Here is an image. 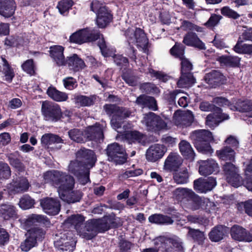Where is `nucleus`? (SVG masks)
I'll return each instance as SVG.
<instances>
[{
    "instance_id": "obj_35",
    "label": "nucleus",
    "mask_w": 252,
    "mask_h": 252,
    "mask_svg": "<svg viewBox=\"0 0 252 252\" xmlns=\"http://www.w3.org/2000/svg\"><path fill=\"white\" fill-rule=\"evenodd\" d=\"M85 221L84 217L80 214H74L69 217L65 220V222L70 224L74 227L78 233L82 227Z\"/></svg>"
},
{
    "instance_id": "obj_33",
    "label": "nucleus",
    "mask_w": 252,
    "mask_h": 252,
    "mask_svg": "<svg viewBox=\"0 0 252 252\" xmlns=\"http://www.w3.org/2000/svg\"><path fill=\"white\" fill-rule=\"evenodd\" d=\"M65 62L70 69L75 71H79L85 66L84 61L76 54H73L72 56L68 57Z\"/></svg>"
},
{
    "instance_id": "obj_55",
    "label": "nucleus",
    "mask_w": 252,
    "mask_h": 252,
    "mask_svg": "<svg viewBox=\"0 0 252 252\" xmlns=\"http://www.w3.org/2000/svg\"><path fill=\"white\" fill-rule=\"evenodd\" d=\"M237 208L239 211L245 210V213L250 217L252 216V199L238 204Z\"/></svg>"
},
{
    "instance_id": "obj_27",
    "label": "nucleus",
    "mask_w": 252,
    "mask_h": 252,
    "mask_svg": "<svg viewBox=\"0 0 252 252\" xmlns=\"http://www.w3.org/2000/svg\"><path fill=\"white\" fill-rule=\"evenodd\" d=\"M135 103L142 108L147 107L153 111L158 110L157 101L153 96L141 94L137 98Z\"/></svg>"
},
{
    "instance_id": "obj_46",
    "label": "nucleus",
    "mask_w": 252,
    "mask_h": 252,
    "mask_svg": "<svg viewBox=\"0 0 252 252\" xmlns=\"http://www.w3.org/2000/svg\"><path fill=\"white\" fill-rule=\"evenodd\" d=\"M75 102L81 106H89L93 105L95 100L94 96H87L78 95L74 97Z\"/></svg>"
},
{
    "instance_id": "obj_12",
    "label": "nucleus",
    "mask_w": 252,
    "mask_h": 252,
    "mask_svg": "<svg viewBox=\"0 0 252 252\" xmlns=\"http://www.w3.org/2000/svg\"><path fill=\"white\" fill-rule=\"evenodd\" d=\"M76 158L83 164L88 167L89 169L92 168L95 164L96 158L94 151L85 148L81 149L76 153Z\"/></svg>"
},
{
    "instance_id": "obj_54",
    "label": "nucleus",
    "mask_w": 252,
    "mask_h": 252,
    "mask_svg": "<svg viewBox=\"0 0 252 252\" xmlns=\"http://www.w3.org/2000/svg\"><path fill=\"white\" fill-rule=\"evenodd\" d=\"M189 208L192 210H196L200 208L202 203V199L194 192L193 195L191 197L190 199L188 201Z\"/></svg>"
},
{
    "instance_id": "obj_51",
    "label": "nucleus",
    "mask_w": 252,
    "mask_h": 252,
    "mask_svg": "<svg viewBox=\"0 0 252 252\" xmlns=\"http://www.w3.org/2000/svg\"><path fill=\"white\" fill-rule=\"evenodd\" d=\"M185 47L181 44H175V45L170 49L171 54L176 57L179 58L180 60L185 58Z\"/></svg>"
},
{
    "instance_id": "obj_50",
    "label": "nucleus",
    "mask_w": 252,
    "mask_h": 252,
    "mask_svg": "<svg viewBox=\"0 0 252 252\" xmlns=\"http://www.w3.org/2000/svg\"><path fill=\"white\" fill-rule=\"evenodd\" d=\"M123 149V147L117 143L108 145L106 149V154L108 157V159L116 156Z\"/></svg>"
},
{
    "instance_id": "obj_43",
    "label": "nucleus",
    "mask_w": 252,
    "mask_h": 252,
    "mask_svg": "<svg viewBox=\"0 0 252 252\" xmlns=\"http://www.w3.org/2000/svg\"><path fill=\"white\" fill-rule=\"evenodd\" d=\"M217 154L220 158L224 160L233 161L235 158V152L234 150L228 146L217 151Z\"/></svg>"
},
{
    "instance_id": "obj_23",
    "label": "nucleus",
    "mask_w": 252,
    "mask_h": 252,
    "mask_svg": "<svg viewBox=\"0 0 252 252\" xmlns=\"http://www.w3.org/2000/svg\"><path fill=\"white\" fill-rule=\"evenodd\" d=\"M30 187V184L26 178H19L13 180L7 185L8 189L16 193L26 191Z\"/></svg>"
},
{
    "instance_id": "obj_56",
    "label": "nucleus",
    "mask_w": 252,
    "mask_h": 252,
    "mask_svg": "<svg viewBox=\"0 0 252 252\" xmlns=\"http://www.w3.org/2000/svg\"><path fill=\"white\" fill-rule=\"evenodd\" d=\"M110 161L114 162L116 164H122L126 162L127 160V156L125 150L123 149L117 154L116 156L112 157L108 159Z\"/></svg>"
},
{
    "instance_id": "obj_47",
    "label": "nucleus",
    "mask_w": 252,
    "mask_h": 252,
    "mask_svg": "<svg viewBox=\"0 0 252 252\" xmlns=\"http://www.w3.org/2000/svg\"><path fill=\"white\" fill-rule=\"evenodd\" d=\"M3 70L2 72L5 77V80L10 82L14 77V72L7 60L2 58Z\"/></svg>"
},
{
    "instance_id": "obj_24",
    "label": "nucleus",
    "mask_w": 252,
    "mask_h": 252,
    "mask_svg": "<svg viewBox=\"0 0 252 252\" xmlns=\"http://www.w3.org/2000/svg\"><path fill=\"white\" fill-rule=\"evenodd\" d=\"M16 8L14 0H0V15L4 18L13 16Z\"/></svg>"
},
{
    "instance_id": "obj_31",
    "label": "nucleus",
    "mask_w": 252,
    "mask_h": 252,
    "mask_svg": "<svg viewBox=\"0 0 252 252\" xmlns=\"http://www.w3.org/2000/svg\"><path fill=\"white\" fill-rule=\"evenodd\" d=\"M72 189L61 192V198L69 203L79 201L82 196V192L79 190L72 191Z\"/></svg>"
},
{
    "instance_id": "obj_34",
    "label": "nucleus",
    "mask_w": 252,
    "mask_h": 252,
    "mask_svg": "<svg viewBox=\"0 0 252 252\" xmlns=\"http://www.w3.org/2000/svg\"><path fill=\"white\" fill-rule=\"evenodd\" d=\"M148 220L150 222L158 224L169 225L172 224L174 222L171 217L159 214L150 216Z\"/></svg>"
},
{
    "instance_id": "obj_2",
    "label": "nucleus",
    "mask_w": 252,
    "mask_h": 252,
    "mask_svg": "<svg viewBox=\"0 0 252 252\" xmlns=\"http://www.w3.org/2000/svg\"><path fill=\"white\" fill-rule=\"evenodd\" d=\"M44 182L58 188L59 194L62 191L66 192L73 189L75 181L73 177L65 172L59 170H51L43 175Z\"/></svg>"
},
{
    "instance_id": "obj_14",
    "label": "nucleus",
    "mask_w": 252,
    "mask_h": 252,
    "mask_svg": "<svg viewBox=\"0 0 252 252\" xmlns=\"http://www.w3.org/2000/svg\"><path fill=\"white\" fill-rule=\"evenodd\" d=\"M173 118L176 125L188 126L192 123L194 116L190 111H177L175 113Z\"/></svg>"
},
{
    "instance_id": "obj_10",
    "label": "nucleus",
    "mask_w": 252,
    "mask_h": 252,
    "mask_svg": "<svg viewBox=\"0 0 252 252\" xmlns=\"http://www.w3.org/2000/svg\"><path fill=\"white\" fill-rule=\"evenodd\" d=\"M72 233L68 232L55 242V246L62 252H72L75 247L76 241L72 236Z\"/></svg>"
},
{
    "instance_id": "obj_29",
    "label": "nucleus",
    "mask_w": 252,
    "mask_h": 252,
    "mask_svg": "<svg viewBox=\"0 0 252 252\" xmlns=\"http://www.w3.org/2000/svg\"><path fill=\"white\" fill-rule=\"evenodd\" d=\"M194 192L188 188H178L173 192V197L179 201L188 202Z\"/></svg>"
},
{
    "instance_id": "obj_39",
    "label": "nucleus",
    "mask_w": 252,
    "mask_h": 252,
    "mask_svg": "<svg viewBox=\"0 0 252 252\" xmlns=\"http://www.w3.org/2000/svg\"><path fill=\"white\" fill-rule=\"evenodd\" d=\"M47 94L50 98L56 101H64L68 98L66 93L60 92L53 87L48 88Z\"/></svg>"
},
{
    "instance_id": "obj_38",
    "label": "nucleus",
    "mask_w": 252,
    "mask_h": 252,
    "mask_svg": "<svg viewBox=\"0 0 252 252\" xmlns=\"http://www.w3.org/2000/svg\"><path fill=\"white\" fill-rule=\"evenodd\" d=\"M188 228L189 231L187 236L191 238L198 244L203 245L206 238L204 233L199 229H193L190 227H188Z\"/></svg>"
},
{
    "instance_id": "obj_9",
    "label": "nucleus",
    "mask_w": 252,
    "mask_h": 252,
    "mask_svg": "<svg viewBox=\"0 0 252 252\" xmlns=\"http://www.w3.org/2000/svg\"><path fill=\"white\" fill-rule=\"evenodd\" d=\"M127 41L130 43L135 44L137 47L145 49L148 45V40L144 32L139 28L128 29L125 32Z\"/></svg>"
},
{
    "instance_id": "obj_25",
    "label": "nucleus",
    "mask_w": 252,
    "mask_h": 252,
    "mask_svg": "<svg viewBox=\"0 0 252 252\" xmlns=\"http://www.w3.org/2000/svg\"><path fill=\"white\" fill-rule=\"evenodd\" d=\"M217 109L219 112V114H210L206 117V124L211 128H214L218 126L221 122L229 118V116L227 114L221 113L220 108L217 107Z\"/></svg>"
},
{
    "instance_id": "obj_36",
    "label": "nucleus",
    "mask_w": 252,
    "mask_h": 252,
    "mask_svg": "<svg viewBox=\"0 0 252 252\" xmlns=\"http://www.w3.org/2000/svg\"><path fill=\"white\" fill-rule=\"evenodd\" d=\"M41 143L47 148L52 144L63 143V140L58 135L52 133H45L41 138Z\"/></svg>"
},
{
    "instance_id": "obj_22",
    "label": "nucleus",
    "mask_w": 252,
    "mask_h": 252,
    "mask_svg": "<svg viewBox=\"0 0 252 252\" xmlns=\"http://www.w3.org/2000/svg\"><path fill=\"white\" fill-rule=\"evenodd\" d=\"M124 137L129 144L138 143L145 145L147 140L146 135L137 130L126 131L124 134Z\"/></svg>"
},
{
    "instance_id": "obj_11",
    "label": "nucleus",
    "mask_w": 252,
    "mask_h": 252,
    "mask_svg": "<svg viewBox=\"0 0 252 252\" xmlns=\"http://www.w3.org/2000/svg\"><path fill=\"white\" fill-rule=\"evenodd\" d=\"M40 206L43 211L50 215H56L60 211V204L56 199L46 197L40 200Z\"/></svg>"
},
{
    "instance_id": "obj_48",
    "label": "nucleus",
    "mask_w": 252,
    "mask_h": 252,
    "mask_svg": "<svg viewBox=\"0 0 252 252\" xmlns=\"http://www.w3.org/2000/svg\"><path fill=\"white\" fill-rule=\"evenodd\" d=\"M233 50L238 54H247L252 56V44H236Z\"/></svg>"
},
{
    "instance_id": "obj_15",
    "label": "nucleus",
    "mask_w": 252,
    "mask_h": 252,
    "mask_svg": "<svg viewBox=\"0 0 252 252\" xmlns=\"http://www.w3.org/2000/svg\"><path fill=\"white\" fill-rule=\"evenodd\" d=\"M166 148L162 145L154 144L151 146L146 152L148 160L155 162L161 158L166 152Z\"/></svg>"
},
{
    "instance_id": "obj_40",
    "label": "nucleus",
    "mask_w": 252,
    "mask_h": 252,
    "mask_svg": "<svg viewBox=\"0 0 252 252\" xmlns=\"http://www.w3.org/2000/svg\"><path fill=\"white\" fill-rule=\"evenodd\" d=\"M82 32L85 43L94 41L100 38L101 35L99 31L95 29L86 28L82 29Z\"/></svg>"
},
{
    "instance_id": "obj_21",
    "label": "nucleus",
    "mask_w": 252,
    "mask_h": 252,
    "mask_svg": "<svg viewBox=\"0 0 252 252\" xmlns=\"http://www.w3.org/2000/svg\"><path fill=\"white\" fill-rule=\"evenodd\" d=\"M183 42L187 46L193 47L199 50H205V44L199 38L196 34L189 32L184 37Z\"/></svg>"
},
{
    "instance_id": "obj_3",
    "label": "nucleus",
    "mask_w": 252,
    "mask_h": 252,
    "mask_svg": "<svg viewBox=\"0 0 252 252\" xmlns=\"http://www.w3.org/2000/svg\"><path fill=\"white\" fill-rule=\"evenodd\" d=\"M190 138L199 152L204 154L213 153L210 142L213 140V137L210 131L205 129L195 130L191 133Z\"/></svg>"
},
{
    "instance_id": "obj_32",
    "label": "nucleus",
    "mask_w": 252,
    "mask_h": 252,
    "mask_svg": "<svg viewBox=\"0 0 252 252\" xmlns=\"http://www.w3.org/2000/svg\"><path fill=\"white\" fill-rule=\"evenodd\" d=\"M96 24L99 28L106 27L112 21L113 16L108 9L96 14Z\"/></svg>"
},
{
    "instance_id": "obj_64",
    "label": "nucleus",
    "mask_w": 252,
    "mask_h": 252,
    "mask_svg": "<svg viewBox=\"0 0 252 252\" xmlns=\"http://www.w3.org/2000/svg\"><path fill=\"white\" fill-rule=\"evenodd\" d=\"M69 39L70 42L77 44H81L85 43L83 32H82V29L80 30L77 32L73 33L70 36Z\"/></svg>"
},
{
    "instance_id": "obj_30",
    "label": "nucleus",
    "mask_w": 252,
    "mask_h": 252,
    "mask_svg": "<svg viewBox=\"0 0 252 252\" xmlns=\"http://www.w3.org/2000/svg\"><path fill=\"white\" fill-rule=\"evenodd\" d=\"M179 148L182 155L187 159L193 160L195 154L190 144L186 140H181Z\"/></svg>"
},
{
    "instance_id": "obj_19",
    "label": "nucleus",
    "mask_w": 252,
    "mask_h": 252,
    "mask_svg": "<svg viewBox=\"0 0 252 252\" xmlns=\"http://www.w3.org/2000/svg\"><path fill=\"white\" fill-rule=\"evenodd\" d=\"M183 163L182 158L176 153H171L164 162V168L170 171H177Z\"/></svg>"
},
{
    "instance_id": "obj_6",
    "label": "nucleus",
    "mask_w": 252,
    "mask_h": 252,
    "mask_svg": "<svg viewBox=\"0 0 252 252\" xmlns=\"http://www.w3.org/2000/svg\"><path fill=\"white\" fill-rule=\"evenodd\" d=\"M41 111L44 120L47 121L56 122L60 121L63 117L59 105L50 101H45L42 102Z\"/></svg>"
},
{
    "instance_id": "obj_17",
    "label": "nucleus",
    "mask_w": 252,
    "mask_h": 252,
    "mask_svg": "<svg viewBox=\"0 0 252 252\" xmlns=\"http://www.w3.org/2000/svg\"><path fill=\"white\" fill-rule=\"evenodd\" d=\"M84 136L86 137V141L90 140H100L103 139V133L102 127L100 124H96L94 126H88L84 130Z\"/></svg>"
},
{
    "instance_id": "obj_1",
    "label": "nucleus",
    "mask_w": 252,
    "mask_h": 252,
    "mask_svg": "<svg viewBox=\"0 0 252 252\" xmlns=\"http://www.w3.org/2000/svg\"><path fill=\"white\" fill-rule=\"evenodd\" d=\"M115 226V222L110 217H106L103 219L91 220L84 224L78 234L83 238L91 240L98 233L107 231Z\"/></svg>"
},
{
    "instance_id": "obj_57",
    "label": "nucleus",
    "mask_w": 252,
    "mask_h": 252,
    "mask_svg": "<svg viewBox=\"0 0 252 252\" xmlns=\"http://www.w3.org/2000/svg\"><path fill=\"white\" fill-rule=\"evenodd\" d=\"M34 204V200L30 196L24 195L20 199L19 205L22 209L26 210L32 208Z\"/></svg>"
},
{
    "instance_id": "obj_53",
    "label": "nucleus",
    "mask_w": 252,
    "mask_h": 252,
    "mask_svg": "<svg viewBox=\"0 0 252 252\" xmlns=\"http://www.w3.org/2000/svg\"><path fill=\"white\" fill-rule=\"evenodd\" d=\"M236 108L237 111L242 112H249L252 110V101L238 100L236 102Z\"/></svg>"
},
{
    "instance_id": "obj_5",
    "label": "nucleus",
    "mask_w": 252,
    "mask_h": 252,
    "mask_svg": "<svg viewBox=\"0 0 252 252\" xmlns=\"http://www.w3.org/2000/svg\"><path fill=\"white\" fill-rule=\"evenodd\" d=\"M142 123L148 131L157 132L168 128L167 123L153 112L144 114Z\"/></svg>"
},
{
    "instance_id": "obj_63",
    "label": "nucleus",
    "mask_w": 252,
    "mask_h": 252,
    "mask_svg": "<svg viewBox=\"0 0 252 252\" xmlns=\"http://www.w3.org/2000/svg\"><path fill=\"white\" fill-rule=\"evenodd\" d=\"M227 182L234 187H238L242 184V179L238 172L229 176L226 178Z\"/></svg>"
},
{
    "instance_id": "obj_16",
    "label": "nucleus",
    "mask_w": 252,
    "mask_h": 252,
    "mask_svg": "<svg viewBox=\"0 0 252 252\" xmlns=\"http://www.w3.org/2000/svg\"><path fill=\"white\" fill-rule=\"evenodd\" d=\"M205 81L212 87L224 84L226 81L225 76L219 70H213L205 74Z\"/></svg>"
},
{
    "instance_id": "obj_8",
    "label": "nucleus",
    "mask_w": 252,
    "mask_h": 252,
    "mask_svg": "<svg viewBox=\"0 0 252 252\" xmlns=\"http://www.w3.org/2000/svg\"><path fill=\"white\" fill-rule=\"evenodd\" d=\"M81 160L71 161L68 165V171L76 176L80 183L85 185L90 181V171L88 167L82 164Z\"/></svg>"
},
{
    "instance_id": "obj_13",
    "label": "nucleus",
    "mask_w": 252,
    "mask_h": 252,
    "mask_svg": "<svg viewBox=\"0 0 252 252\" xmlns=\"http://www.w3.org/2000/svg\"><path fill=\"white\" fill-rule=\"evenodd\" d=\"M217 184L216 179L210 177L207 179L199 178L194 181V188L199 192H206L212 190Z\"/></svg>"
},
{
    "instance_id": "obj_61",
    "label": "nucleus",
    "mask_w": 252,
    "mask_h": 252,
    "mask_svg": "<svg viewBox=\"0 0 252 252\" xmlns=\"http://www.w3.org/2000/svg\"><path fill=\"white\" fill-rule=\"evenodd\" d=\"M240 58L237 56H226L221 58V61L226 65L236 66L240 63Z\"/></svg>"
},
{
    "instance_id": "obj_62",
    "label": "nucleus",
    "mask_w": 252,
    "mask_h": 252,
    "mask_svg": "<svg viewBox=\"0 0 252 252\" xmlns=\"http://www.w3.org/2000/svg\"><path fill=\"white\" fill-rule=\"evenodd\" d=\"M91 9L97 14V13L107 10V8L102 2L97 0H94L91 4Z\"/></svg>"
},
{
    "instance_id": "obj_26",
    "label": "nucleus",
    "mask_w": 252,
    "mask_h": 252,
    "mask_svg": "<svg viewBox=\"0 0 252 252\" xmlns=\"http://www.w3.org/2000/svg\"><path fill=\"white\" fill-rule=\"evenodd\" d=\"M63 51V47L59 45L53 46L50 48V56L58 66L66 64Z\"/></svg>"
},
{
    "instance_id": "obj_49",
    "label": "nucleus",
    "mask_w": 252,
    "mask_h": 252,
    "mask_svg": "<svg viewBox=\"0 0 252 252\" xmlns=\"http://www.w3.org/2000/svg\"><path fill=\"white\" fill-rule=\"evenodd\" d=\"M175 172L173 175V179L176 183L178 184H183L188 182L189 174L186 169H183L179 172H178V170Z\"/></svg>"
},
{
    "instance_id": "obj_58",
    "label": "nucleus",
    "mask_w": 252,
    "mask_h": 252,
    "mask_svg": "<svg viewBox=\"0 0 252 252\" xmlns=\"http://www.w3.org/2000/svg\"><path fill=\"white\" fill-rule=\"evenodd\" d=\"M244 41L252 42V28L244 30L239 36L236 44H242Z\"/></svg>"
},
{
    "instance_id": "obj_60",
    "label": "nucleus",
    "mask_w": 252,
    "mask_h": 252,
    "mask_svg": "<svg viewBox=\"0 0 252 252\" xmlns=\"http://www.w3.org/2000/svg\"><path fill=\"white\" fill-rule=\"evenodd\" d=\"M73 1L71 0H62L59 2L57 5L59 12L61 14H63L71 7Z\"/></svg>"
},
{
    "instance_id": "obj_44",
    "label": "nucleus",
    "mask_w": 252,
    "mask_h": 252,
    "mask_svg": "<svg viewBox=\"0 0 252 252\" xmlns=\"http://www.w3.org/2000/svg\"><path fill=\"white\" fill-rule=\"evenodd\" d=\"M122 77L125 82L129 86H135L137 84L138 78L131 69H126L124 71Z\"/></svg>"
},
{
    "instance_id": "obj_20",
    "label": "nucleus",
    "mask_w": 252,
    "mask_h": 252,
    "mask_svg": "<svg viewBox=\"0 0 252 252\" xmlns=\"http://www.w3.org/2000/svg\"><path fill=\"white\" fill-rule=\"evenodd\" d=\"M232 238L238 241H252V234L248 232L245 229L238 225H234L231 228Z\"/></svg>"
},
{
    "instance_id": "obj_59",
    "label": "nucleus",
    "mask_w": 252,
    "mask_h": 252,
    "mask_svg": "<svg viewBox=\"0 0 252 252\" xmlns=\"http://www.w3.org/2000/svg\"><path fill=\"white\" fill-rule=\"evenodd\" d=\"M23 70L31 75L35 74V65L32 59H29L25 61L22 64Z\"/></svg>"
},
{
    "instance_id": "obj_28",
    "label": "nucleus",
    "mask_w": 252,
    "mask_h": 252,
    "mask_svg": "<svg viewBox=\"0 0 252 252\" xmlns=\"http://www.w3.org/2000/svg\"><path fill=\"white\" fill-rule=\"evenodd\" d=\"M0 217L4 220H9L17 218L16 208L9 203L0 205Z\"/></svg>"
},
{
    "instance_id": "obj_4",
    "label": "nucleus",
    "mask_w": 252,
    "mask_h": 252,
    "mask_svg": "<svg viewBox=\"0 0 252 252\" xmlns=\"http://www.w3.org/2000/svg\"><path fill=\"white\" fill-rule=\"evenodd\" d=\"M104 109L107 115H112L111 125L116 130L121 127L124 120L128 118L131 113L128 108L120 107L115 104H105L104 106Z\"/></svg>"
},
{
    "instance_id": "obj_52",
    "label": "nucleus",
    "mask_w": 252,
    "mask_h": 252,
    "mask_svg": "<svg viewBox=\"0 0 252 252\" xmlns=\"http://www.w3.org/2000/svg\"><path fill=\"white\" fill-rule=\"evenodd\" d=\"M98 45L100 48L102 55L104 57H112L114 55V50L109 48L103 39L98 42Z\"/></svg>"
},
{
    "instance_id": "obj_45",
    "label": "nucleus",
    "mask_w": 252,
    "mask_h": 252,
    "mask_svg": "<svg viewBox=\"0 0 252 252\" xmlns=\"http://www.w3.org/2000/svg\"><path fill=\"white\" fill-rule=\"evenodd\" d=\"M36 222L48 224L50 223V221L46 216L37 214H32L29 215L25 221V223L27 225H32Z\"/></svg>"
},
{
    "instance_id": "obj_42",
    "label": "nucleus",
    "mask_w": 252,
    "mask_h": 252,
    "mask_svg": "<svg viewBox=\"0 0 252 252\" xmlns=\"http://www.w3.org/2000/svg\"><path fill=\"white\" fill-rule=\"evenodd\" d=\"M69 138L77 143H84L86 142V137L84 136V130L78 128H73L68 131Z\"/></svg>"
},
{
    "instance_id": "obj_37",
    "label": "nucleus",
    "mask_w": 252,
    "mask_h": 252,
    "mask_svg": "<svg viewBox=\"0 0 252 252\" xmlns=\"http://www.w3.org/2000/svg\"><path fill=\"white\" fill-rule=\"evenodd\" d=\"M226 233V228L222 225L214 227L209 233V237L213 242H219L222 240Z\"/></svg>"
},
{
    "instance_id": "obj_7",
    "label": "nucleus",
    "mask_w": 252,
    "mask_h": 252,
    "mask_svg": "<svg viewBox=\"0 0 252 252\" xmlns=\"http://www.w3.org/2000/svg\"><path fill=\"white\" fill-rule=\"evenodd\" d=\"M26 239L21 244L22 251L28 252L36 246L37 241L41 240L45 235V232L39 227H33L26 233Z\"/></svg>"
},
{
    "instance_id": "obj_18",
    "label": "nucleus",
    "mask_w": 252,
    "mask_h": 252,
    "mask_svg": "<svg viewBox=\"0 0 252 252\" xmlns=\"http://www.w3.org/2000/svg\"><path fill=\"white\" fill-rule=\"evenodd\" d=\"M218 171V164L214 159H209L200 161L199 172L201 175L206 176Z\"/></svg>"
},
{
    "instance_id": "obj_41",
    "label": "nucleus",
    "mask_w": 252,
    "mask_h": 252,
    "mask_svg": "<svg viewBox=\"0 0 252 252\" xmlns=\"http://www.w3.org/2000/svg\"><path fill=\"white\" fill-rule=\"evenodd\" d=\"M195 80L192 73H181L177 86L179 88L190 87L194 84Z\"/></svg>"
}]
</instances>
